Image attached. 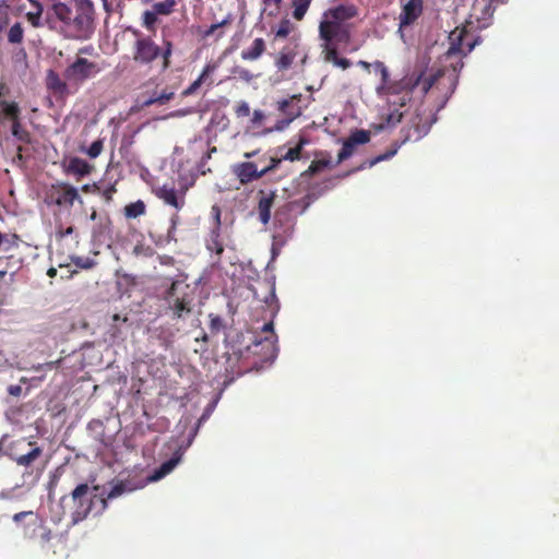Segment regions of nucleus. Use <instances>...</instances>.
Segmentation results:
<instances>
[{"mask_svg":"<svg viewBox=\"0 0 559 559\" xmlns=\"http://www.w3.org/2000/svg\"><path fill=\"white\" fill-rule=\"evenodd\" d=\"M260 198L258 201V214L259 221L262 225H267L271 221V212L274 205V201L276 198L275 192L264 193L263 191L259 192Z\"/></svg>","mask_w":559,"mask_h":559,"instance_id":"nucleus-18","label":"nucleus"},{"mask_svg":"<svg viewBox=\"0 0 559 559\" xmlns=\"http://www.w3.org/2000/svg\"><path fill=\"white\" fill-rule=\"evenodd\" d=\"M45 202L48 205H57L60 209L69 210L75 202L82 204L83 200L75 187L68 182L59 181L46 191Z\"/></svg>","mask_w":559,"mask_h":559,"instance_id":"nucleus-5","label":"nucleus"},{"mask_svg":"<svg viewBox=\"0 0 559 559\" xmlns=\"http://www.w3.org/2000/svg\"><path fill=\"white\" fill-rule=\"evenodd\" d=\"M100 71L102 68L96 62L84 57H76L64 69L63 76L70 85H73L74 91H78L85 81L95 78Z\"/></svg>","mask_w":559,"mask_h":559,"instance_id":"nucleus-4","label":"nucleus"},{"mask_svg":"<svg viewBox=\"0 0 559 559\" xmlns=\"http://www.w3.org/2000/svg\"><path fill=\"white\" fill-rule=\"evenodd\" d=\"M179 461H180V455L178 453H176L171 459H169L168 461L163 463L162 466L154 469V472L150 476H146L145 483L156 481V480H159L160 478L169 475L174 471V468L177 466Z\"/></svg>","mask_w":559,"mask_h":559,"instance_id":"nucleus-22","label":"nucleus"},{"mask_svg":"<svg viewBox=\"0 0 559 559\" xmlns=\"http://www.w3.org/2000/svg\"><path fill=\"white\" fill-rule=\"evenodd\" d=\"M156 21L157 14H155L152 10L144 12L143 24L148 31H154Z\"/></svg>","mask_w":559,"mask_h":559,"instance_id":"nucleus-44","label":"nucleus"},{"mask_svg":"<svg viewBox=\"0 0 559 559\" xmlns=\"http://www.w3.org/2000/svg\"><path fill=\"white\" fill-rule=\"evenodd\" d=\"M506 0H474L469 17L474 19L479 27L488 25V22L493 15V2L503 3Z\"/></svg>","mask_w":559,"mask_h":559,"instance_id":"nucleus-11","label":"nucleus"},{"mask_svg":"<svg viewBox=\"0 0 559 559\" xmlns=\"http://www.w3.org/2000/svg\"><path fill=\"white\" fill-rule=\"evenodd\" d=\"M87 431H90L96 442H99L105 447H109L114 442V437L106 433L104 421L100 419H93L88 421Z\"/></svg>","mask_w":559,"mask_h":559,"instance_id":"nucleus-19","label":"nucleus"},{"mask_svg":"<svg viewBox=\"0 0 559 559\" xmlns=\"http://www.w3.org/2000/svg\"><path fill=\"white\" fill-rule=\"evenodd\" d=\"M468 34L465 29L453 31L450 35L451 46L448 48V53L445 56L448 58H452V56H466L468 55L475 47L476 40H472L465 43Z\"/></svg>","mask_w":559,"mask_h":559,"instance_id":"nucleus-12","label":"nucleus"},{"mask_svg":"<svg viewBox=\"0 0 559 559\" xmlns=\"http://www.w3.org/2000/svg\"><path fill=\"white\" fill-rule=\"evenodd\" d=\"M320 37L326 43L332 40L338 43H348L350 38L349 29L340 22H322L319 26Z\"/></svg>","mask_w":559,"mask_h":559,"instance_id":"nucleus-10","label":"nucleus"},{"mask_svg":"<svg viewBox=\"0 0 559 559\" xmlns=\"http://www.w3.org/2000/svg\"><path fill=\"white\" fill-rule=\"evenodd\" d=\"M29 450L26 453L19 454L13 456V461L17 463L20 466H29L32 465L41 454V448H39L36 442L29 441L28 443Z\"/></svg>","mask_w":559,"mask_h":559,"instance_id":"nucleus-23","label":"nucleus"},{"mask_svg":"<svg viewBox=\"0 0 559 559\" xmlns=\"http://www.w3.org/2000/svg\"><path fill=\"white\" fill-rule=\"evenodd\" d=\"M308 143V140L304 136L299 138L298 143L296 146L288 148V151L282 155L283 160H290L294 163V160H299L301 156V151L305 148V144Z\"/></svg>","mask_w":559,"mask_h":559,"instance_id":"nucleus-30","label":"nucleus"},{"mask_svg":"<svg viewBox=\"0 0 559 559\" xmlns=\"http://www.w3.org/2000/svg\"><path fill=\"white\" fill-rule=\"evenodd\" d=\"M221 229L213 228L206 239V248L211 252H214L216 255L221 257L224 251V246L221 241Z\"/></svg>","mask_w":559,"mask_h":559,"instance_id":"nucleus-26","label":"nucleus"},{"mask_svg":"<svg viewBox=\"0 0 559 559\" xmlns=\"http://www.w3.org/2000/svg\"><path fill=\"white\" fill-rule=\"evenodd\" d=\"M104 150V141L98 139L94 141L86 150H81L83 153L88 155L91 158H97Z\"/></svg>","mask_w":559,"mask_h":559,"instance_id":"nucleus-41","label":"nucleus"},{"mask_svg":"<svg viewBox=\"0 0 559 559\" xmlns=\"http://www.w3.org/2000/svg\"><path fill=\"white\" fill-rule=\"evenodd\" d=\"M45 87L57 100H66L70 94L75 93L74 90H72L74 88L73 85H70L64 76L61 78L60 74L52 69L46 71Z\"/></svg>","mask_w":559,"mask_h":559,"instance_id":"nucleus-7","label":"nucleus"},{"mask_svg":"<svg viewBox=\"0 0 559 559\" xmlns=\"http://www.w3.org/2000/svg\"><path fill=\"white\" fill-rule=\"evenodd\" d=\"M214 70H215L214 64H211V63L206 64L203 69V72L199 76V79L195 82L191 83V85L183 92V95H190L192 93H195L201 87V85L205 82V79L211 73L214 72Z\"/></svg>","mask_w":559,"mask_h":559,"instance_id":"nucleus-29","label":"nucleus"},{"mask_svg":"<svg viewBox=\"0 0 559 559\" xmlns=\"http://www.w3.org/2000/svg\"><path fill=\"white\" fill-rule=\"evenodd\" d=\"M140 487L139 474L117 479L107 493V499H114L120 495L132 492Z\"/></svg>","mask_w":559,"mask_h":559,"instance_id":"nucleus-13","label":"nucleus"},{"mask_svg":"<svg viewBox=\"0 0 559 559\" xmlns=\"http://www.w3.org/2000/svg\"><path fill=\"white\" fill-rule=\"evenodd\" d=\"M8 393L12 396H20L22 394V386L21 385H10L8 388Z\"/></svg>","mask_w":559,"mask_h":559,"instance_id":"nucleus-60","label":"nucleus"},{"mask_svg":"<svg viewBox=\"0 0 559 559\" xmlns=\"http://www.w3.org/2000/svg\"><path fill=\"white\" fill-rule=\"evenodd\" d=\"M229 19H225V20H222L221 22H217V23H213L203 34V36L206 38V37H210L212 36L216 29H218L219 27L226 25L229 23Z\"/></svg>","mask_w":559,"mask_h":559,"instance_id":"nucleus-50","label":"nucleus"},{"mask_svg":"<svg viewBox=\"0 0 559 559\" xmlns=\"http://www.w3.org/2000/svg\"><path fill=\"white\" fill-rule=\"evenodd\" d=\"M429 128H430V124H428L427 122L423 123L421 117L419 115H417L413 119V124H411L407 128L406 134L404 135L401 143H404V142H406L408 140H413V139L415 141L420 140L424 135H426L428 133Z\"/></svg>","mask_w":559,"mask_h":559,"instance_id":"nucleus-20","label":"nucleus"},{"mask_svg":"<svg viewBox=\"0 0 559 559\" xmlns=\"http://www.w3.org/2000/svg\"><path fill=\"white\" fill-rule=\"evenodd\" d=\"M238 118L248 117L250 115V107L247 102H240L235 109Z\"/></svg>","mask_w":559,"mask_h":559,"instance_id":"nucleus-48","label":"nucleus"},{"mask_svg":"<svg viewBox=\"0 0 559 559\" xmlns=\"http://www.w3.org/2000/svg\"><path fill=\"white\" fill-rule=\"evenodd\" d=\"M210 329L213 333H218L223 328V320L218 316H210Z\"/></svg>","mask_w":559,"mask_h":559,"instance_id":"nucleus-51","label":"nucleus"},{"mask_svg":"<svg viewBox=\"0 0 559 559\" xmlns=\"http://www.w3.org/2000/svg\"><path fill=\"white\" fill-rule=\"evenodd\" d=\"M340 58L335 47H328L325 50V60L334 63Z\"/></svg>","mask_w":559,"mask_h":559,"instance_id":"nucleus-55","label":"nucleus"},{"mask_svg":"<svg viewBox=\"0 0 559 559\" xmlns=\"http://www.w3.org/2000/svg\"><path fill=\"white\" fill-rule=\"evenodd\" d=\"M251 290L254 298L260 302H264L272 317H275L280 309L275 294V284L270 281H261L258 282L257 286H253Z\"/></svg>","mask_w":559,"mask_h":559,"instance_id":"nucleus-9","label":"nucleus"},{"mask_svg":"<svg viewBox=\"0 0 559 559\" xmlns=\"http://www.w3.org/2000/svg\"><path fill=\"white\" fill-rule=\"evenodd\" d=\"M372 66L376 67V69L381 74L382 83L378 87V93L379 94L390 93V88L388 87L390 74H389V70H388L386 66L384 64L383 61H380V60L373 62Z\"/></svg>","mask_w":559,"mask_h":559,"instance_id":"nucleus-31","label":"nucleus"},{"mask_svg":"<svg viewBox=\"0 0 559 559\" xmlns=\"http://www.w3.org/2000/svg\"><path fill=\"white\" fill-rule=\"evenodd\" d=\"M234 173L242 185L263 177L262 170H258L253 162H241L234 166Z\"/></svg>","mask_w":559,"mask_h":559,"instance_id":"nucleus-14","label":"nucleus"},{"mask_svg":"<svg viewBox=\"0 0 559 559\" xmlns=\"http://www.w3.org/2000/svg\"><path fill=\"white\" fill-rule=\"evenodd\" d=\"M355 147L348 140H346L343 144L341 152H338V163H343V160H347L354 154Z\"/></svg>","mask_w":559,"mask_h":559,"instance_id":"nucleus-43","label":"nucleus"},{"mask_svg":"<svg viewBox=\"0 0 559 559\" xmlns=\"http://www.w3.org/2000/svg\"><path fill=\"white\" fill-rule=\"evenodd\" d=\"M20 240L21 237L16 233L3 234L0 230V250L7 251L12 248H17Z\"/></svg>","mask_w":559,"mask_h":559,"instance_id":"nucleus-32","label":"nucleus"},{"mask_svg":"<svg viewBox=\"0 0 559 559\" xmlns=\"http://www.w3.org/2000/svg\"><path fill=\"white\" fill-rule=\"evenodd\" d=\"M55 15L63 23L66 36L71 39H88L95 31L93 0H74V10L63 2L53 4Z\"/></svg>","mask_w":559,"mask_h":559,"instance_id":"nucleus-1","label":"nucleus"},{"mask_svg":"<svg viewBox=\"0 0 559 559\" xmlns=\"http://www.w3.org/2000/svg\"><path fill=\"white\" fill-rule=\"evenodd\" d=\"M402 116L403 115L399 110L392 111L386 118V124L395 126L396 123L401 122Z\"/></svg>","mask_w":559,"mask_h":559,"instance_id":"nucleus-52","label":"nucleus"},{"mask_svg":"<svg viewBox=\"0 0 559 559\" xmlns=\"http://www.w3.org/2000/svg\"><path fill=\"white\" fill-rule=\"evenodd\" d=\"M312 0H293V17L296 21L305 19Z\"/></svg>","mask_w":559,"mask_h":559,"instance_id":"nucleus-33","label":"nucleus"},{"mask_svg":"<svg viewBox=\"0 0 559 559\" xmlns=\"http://www.w3.org/2000/svg\"><path fill=\"white\" fill-rule=\"evenodd\" d=\"M411 98L412 96L409 95V92H406L404 95L400 97L399 102L393 100L392 103L399 104L400 106H404Z\"/></svg>","mask_w":559,"mask_h":559,"instance_id":"nucleus-61","label":"nucleus"},{"mask_svg":"<svg viewBox=\"0 0 559 559\" xmlns=\"http://www.w3.org/2000/svg\"><path fill=\"white\" fill-rule=\"evenodd\" d=\"M212 215L214 218V227L221 229V209L218 205L214 204L212 206Z\"/></svg>","mask_w":559,"mask_h":559,"instance_id":"nucleus-54","label":"nucleus"},{"mask_svg":"<svg viewBox=\"0 0 559 559\" xmlns=\"http://www.w3.org/2000/svg\"><path fill=\"white\" fill-rule=\"evenodd\" d=\"M354 146L358 144H366L370 140L369 131L360 129L354 131L347 139Z\"/></svg>","mask_w":559,"mask_h":559,"instance_id":"nucleus-39","label":"nucleus"},{"mask_svg":"<svg viewBox=\"0 0 559 559\" xmlns=\"http://www.w3.org/2000/svg\"><path fill=\"white\" fill-rule=\"evenodd\" d=\"M333 64L346 70L352 66V61L348 58L338 57Z\"/></svg>","mask_w":559,"mask_h":559,"instance_id":"nucleus-57","label":"nucleus"},{"mask_svg":"<svg viewBox=\"0 0 559 559\" xmlns=\"http://www.w3.org/2000/svg\"><path fill=\"white\" fill-rule=\"evenodd\" d=\"M7 40L11 45H20L24 40V27L21 22L13 23L7 32Z\"/></svg>","mask_w":559,"mask_h":559,"instance_id":"nucleus-27","label":"nucleus"},{"mask_svg":"<svg viewBox=\"0 0 559 559\" xmlns=\"http://www.w3.org/2000/svg\"><path fill=\"white\" fill-rule=\"evenodd\" d=\"M81 191L84 193L97 194L100 193V186L97 183L84 185L82 186Z\"/></svg>","mask_w":559,"mask_h":559,"instance_id":"nucleus-56","label":"nucleus"},{"mask_svg":"<svg viewBox=\"0 0 559 559\" xmlns=\"http://www.w3.org/2000/svg\"><path fill=\"white\" fill-rule=\"evenodd\" d=\"M265 43L262 38H255L248 49L242 50L241 58L245 60H255L263 55Z\"/></svg>","mask_w":559,"mask_h":559,"instance_id":"nucleus-25","label":"nucleus"},{"mask_svg":"<svg viewBox=\"0 0 559 559\" xmlns=\"http://www.w3.org/2000/svg\"><path fill=\"white\" fill-rule=\"evenodd\" d=\"M263 119H264V115L261 110L253 111L252 119H251L252 124H254V126L260 124Z\"/></svg>","mask_w":559,"mask_h":559,"instance_id":"nucleus-59","label":"nucleus"},{"mask_svg":"<svg viewBox=\"0 0 559 559\" xmlns=\"http://www.w3.org/2000/svg\"><path fill=\"white\" fill-rule=\"evenodd\" d=\"M29 2L35 8V11L28 12L26 14V19L34 27H39L41 25L40 17L43 13V7L38 0H29Z\"/></svg>","mask_w":559,"mask_h":559,"instance_id":"nucleus-37","label":"nucleus"},{"mask_svg":"<svg viewBox=\"0 0 559 559\" xmlns=\"http://www.w3.org/2000/svg\"><path fill=\"white\" fill-rule=\"evenodd\" d=\"M95 169V166L85 159L79 157H71L64 164V170L68 175H72L78 179L91 175Z\"/></svg>","mask_w":559,"mask_h":559,"instance_id":"nucleus-16","label":"nucleus"},{"mask_svg":"<svg viewBox=\"0 0 559 559\" xmlns=\"http://www.w3.org/2000/svg\"><path fill=\"white\" fill-rule=\"evenodd\" d=\"M173 97H174V92H163L162 94H159L156 97H150V98L142 100V107L150 106L155 103H157L159 105H164L167 102H169Z\"/></svg>","mask_w":559,"mask_h":559,"instance_id":"nucleus-40","label":"nucleus"},{"mask_svg":"<svg viewBox=\"0 0 559 559\" xmlns=\"http://www.w3.org/2000/svg\"><path fill=\"white\" fill-rule=\"evenodd\" d=\"M282 160H283L282 157H280V158H272L270 165L267 167H264L263 169H261L263 176L267 175L269 173H271L273 170H275L280 166Z\"/></svg>","mask_w":559,"mask_h":559,"instance_id":"nucleus-53","label":"nucleus"},{"mask_svg":"<svg viewBox=\"0 0 559 559\" xmlns=\"http://www.w3.org/2000/svg\"><path fill=\"white\" fill-rule=\"evenodd\" d=\"M330 165V159H313L305 171L301 173V176L304 177H311L320 171H322L324 168H326Z\"/></svg>","mask_w":559,"mask_h":559,"instance_id":"nucleus-36","label":"nucleus"},{"mask_svg":"<svg viewBox=\"0 0 559 559\" xmlns=\"http://www.w3.org/2000/svg\"><path fill=\"white\" fill-rule=\"evenodd\" d=\"M261 331H262V333L266 334L263 337V341L267 342L269 345H271L273 347V349H274L275 348V344L277 342V336H276V334L274 332V323H273V321L264 323L262 329H261Z\"/></svg>","mask_w":559,"mask_h":559,"instance_id":"nucleus-38","label":"nucleus"},{"mask_svg":"<svg viewBox=\"0 0 559 559\" xmlns=\"http://www.w3.org/2000/svg\"><path fill=\"white\" fill-rule=\"evenodd\" d=\"M73 233H74V228H73V227H71V226H70V227H68V228H66V229H60V230L58 231V234L60 235V237H66V236L71 235V234H73Z\"/></svg>","mask_w":559,"mask_h":559,"instance_id":"nucleus-64","label":"nucleus"},{"mask_svg":"<svg viewBox=\"0 0 559 559\" xmlns=\"http://www.w3.org/2000/svg\"><path fill=\"white\" fill-rule=\"evenodd\" d=\"M115 193H116L115 185H109L108 187H106L104 189L100 187V193H98V194L102 195V198L105 199L106 202H110L112 199V195Z\"/></svg>","mask_w":559,"mask_h":559,"instance_id":"nucleus-49","label":"nucleus"},{"mask_svg":"<svg viewBox=\"0 0 559 559\" xmlns=\"http://www.w3.org/2000/svg\"><path fill=\"white\" fill-rule=\"evenodd\" d=\"M231 74L247 83L253 80V74L248 69L240 66L234 67V69H231Z\"/></svg>","mask_w":559,"mask_h":559,"instance_id":"nucleus-42","label":"nucleus"},{"mask_svg":"<svg viewBox=\"0 0 559 559\" xmlns=\"http://www.w3.org/2000/svg\"><path fill=\"white\" fill-rule=\"evenodd\" d=\"M127 218H136L140 216V200L128 204L124 209Z\"/></svg>","mask_w":559,"mask_h":559,"instance_id":"nucleus-45","label":"nucleus"},{"mask_svg":"<svg viewBox=\"0 0 559 559\" xmlns=\"http://www.w3.org/2000/svg\"><path fill=\"white\" fill-rule=\"evenodd\" d=\"M300 94H294L288 98L277 102L278 111L286 117V123H290L300 115V107L297 103L300 100Z\"/></svg>","mask_w":559,"mask_h":559,"instance_id":"nucleus-17","label":"nucleus"},{"mask_svg":"<svg viewBox=\"0 0 559 559\" xmlns=\"http://www.w3.org/2000/svg\"><path fill=\"white\" fill-rule=\"evenodd\" d=\"M160 56V48L150 40L142 39V61H150Z\"/></svg>","mask_w":559,"mask_h":559,"instance_id":"nucleus-34","label":"nucleus"},{"mask_svg":"<svg viewBox=\"0 0 559 559\" xmlns=\"http://www.w3.org/2000/svg\"><path fill=\"white\" fill-rule=\"evenodd\" d=\"M296 52L290 47H285L276 59V67L278 70H287L293 64Z\"/></svg>","mask_w":559,"mask_h":559,"instance_id":"nucleus-28","label":"nucleus"},{"mask_svg":"<svg viewBox=\"0 0 559 559\" xmlns=\"http://www.w3.org/2000/svg\"><path fill=\"white\" fill-rule=\"evenodd\" d=\"M425 0H406L401 2V11L397 17L399 29L411 26L424 14Z\"/></svg>","mask_w":559,"mask_h":559,"instance_id":"nucleus-8","label":"nucleus"},{"mask_svg":"<svg viewBox=\"0 0 559 559\" xmlns=\"http://www.w3.org/2000/svg\"><path fill=\"white\" fill-rule=\"evenodd\" d=\"M71 260L80 269H92L95 265V261L91 258L74 257Z\"/></svg>","mask_w":559,"mask_h":559,"instance_id":"nucleus-46","label":"nucleus"},{"mask_svg":"<svg viewBox=\"0 0 559 559\" xmlns=\"http://www.w3.org/2000/svg\"><path fill=\"white\" fill-rule=\"evenodd\" d=\"M98 486H94L93 488L86 483L79 484L71 492V500L75 506V509L72 512L73 522H79L86 518V515L92 512V508L94 504V500L97 498L96 493L93 491H97Z\"/></svg>","mask_w":559,"mask_h":559,"instance_id":"nucleus-6","label":"nucleus"},{"mask_svg":"<svg viewBox=\"0 0 559 559\" xmlns=\"http://www.w3.org/2000/svg\"><path fill=\"white\" fill-rule=\"evenodd\" d=\"M0 136L4 141L17 144V158L23 159V146L33 143V134L28 129L23 109L19 102L9 99L0 107Z\"/></svg>","mask_w":559,"mask_h":559,"instance_id":"nucleus-2","label":"nucleus"},{"mask_svg":"<svg viewBox=\"0 0 559 559\" xmlns=\"http://www.w3.org/2000/svg\"><path fill=\"white\" fill-rule=\"evenodd\" d=\"M396 152H397V147H395L392 151L386 152L384 155L380 156L378 160L389 159V158L393 157L396 154Z\"/></svg>","mask_w":559,"mask_h":559,"instance_id":"nucleus-62","label":"nucleus"},{"mask_svg":"<svg viewBox=\"0 0 559 559\" xmlns=\"http://www.w3.org/2000/svg\"><path fill=\"white\" fill-rule=\"evenodd\" d=\"M357 15V8L355 5H345L341 4L335 7L328 12V16L331 19L329 21H334L335 23H342L344 21H349Z\"/></svg>","mask_w":559,"mask_h":559,"instance_id":"nucleus-21","label":"nucleus"},{"mask_svg":"<svg viewBox=\"0 0 559 559\" xmlns=\"http://www.w3.org/2000/svg\"><path fill=\"white\" fill-rule=\"evenodd\" d=\"M154 192L156 197L163 199L167 204L176 209H180L183 204V201L179 202L174 186L168 187L164 185L163 187L155 188Z\"/></svg>","mask_w":559,"mask_h":559,"instance_id":"nucleus-24","label":"nucleus"},{"mask_svg":"<svg viewBox=\"0 0 559 559\" xmlns=\"http://www.w3.org/2000/svg\"><path fill=\"white\" fill-rule=\"evenodd\" d=\"M25 536L46 545L51 540V531L44 525L43 521L35 519L26 525Z\"/></svg>","mask_w":559,"mask_h":559,"instance_id":"nucleus-15","label":"nucleus"},{"mask_svg":"<svg viewBox=\"0 0 559 559\" xmlns=\"http://www.w3.org/2000/svg\"><path fill=\"white\" fill-rule=\"evenodd\" d=\"M432 85H433V79L432 78L426 80L424 82V86H423L424 93H427L432 87Z\"/></svg>","mask_w":559,"mask_h":559,"instance_id":"nucleus-63","label":"nucleus"},{"mask_svg":"<svg viewBox=\"0 0 559 559\" xmlns=\"http://www.w3.org/2000/svg\"><path fill=\"white\" fill-rule=\"evenodd\" d=\"M162 288L163 298L174 319H182L190 314L193 294L185 281L164 278Z\"/></svg>","mask_w":559,"mask_h":559,"instance_id":"nucleus-3","label":"nucleus"},{"mask_svg":"<svg viewBox=\"0 0 559 559\" xmlns=\"http://www.w3.org/2000/svg\"><path fill=\"white\" fill-rule=\"evenodd\" d=\"M176 5L175 0H165L162 2H155L152 5V11L157 15H170L174 12Z\"/></svg>","mask_w":559,"mask_h":559,"instance_id":"nucleus-35","label":"nucleus"},{"mask_svg":"<svg viewBox=\"0 0 559 559\" xmlns=\"http://www.w3.org/2000/svg\"><path fill=\"white\" fill-rule=\"evenodd\" d=\"M171 56V43L168 41L167 43V48H166V51L164 52L163 55V58H164V62H163V68L166 69L168 68L169 66V58Z\"/></svg>","mask_w":559,"mask_h":559,"instance_id":"nucleus-58","label":"nucleus"},{"mask_svg":"<svg viewBox=\"0 0 559 559\" xmlns=\"http://www.w3.org/2000/svg\"><path fill=\"white\" fill-rule=\"evenodd\" d=\"M292 31V23L288 20H283L280 22L278 28L276 31L277 38H285Z\"/></svg>","mask_w":559,"mask_h":559,"instance_id":"nucleus-47","label":"nucleus"}]
</instances>
